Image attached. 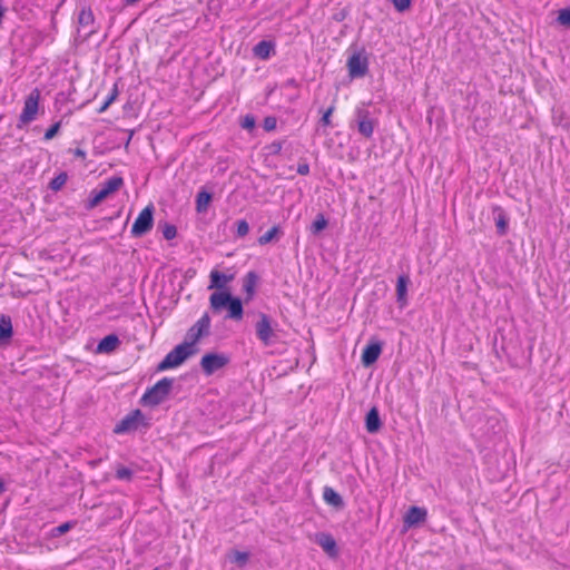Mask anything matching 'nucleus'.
Instances as JSON below:
<instances>
[{
    "instance_id": "obj_7",
    "label": "nucleus",
    "mask_w": 570,
    "mask_h": 570,
    "mask_svg": "<svg viewBox=\"0 0 570 570\" xmlns=\"http://www.w3.org/2000/svg\"><path fill=\"white\" fill-rule=\"evenodd\" d=\"M348 75L352 78H361L367 73L368 60L364 51L353 53L347 60Z\"/></svg>"
},
{
    "instance_id": "obj_32",
    "label": "nucleus",
    "mask_w": 570,
    "mask_h": 570,
    "mask_svg": "<svg viewBox=\"0 0 570 570\" xmlns=\"http://www.w3.org/2000/svg\"><path fill=\"white\" fill-rule=\"evenodd\" d=\"M391 3H393L394 8L399 12H404L410 9L411 7V0H389Z\"/></svg>"
},
{
    "instance_id": "obj_4",
    "label": "nucleus",
    "mask_w": 570,
    "mask_h": 570,
    "mask_svg": "<svg viewBox=\"0 0 570 570\" xmlns=\"http://www.w3.org/2000/svg\"><path fill=\"white\" fill-rule=\"evenodd\" d=\"M124 185V179L121 177L115 176L107 179L104 184H101L100 188L94 190L91 193L92 197L90 199L89 206L91 208L98 206L102 200L108 198L111 194L116 193Z\"/></svg>"
},
{
    "instance_id": "obj_26",
    "label": "nucleus",
    "mask_w": 570,
    "mask_h": 570,
    "mask_svg": "<svg viewBox=\"0 0 570 570\" xmlns=\"http://www.w3.org/2000/svg\"><path fill=\"white\" fill-rule=\"evenodd\" d=\"M228 558L233 563H236L238 567L243 568V567H245V564L247 563V561L249 559V553L238 551V550H233L229 552Z\"/></svg>"
},
{
    "instance_id": "obj_30",
    "label": "nucleus",
    "mask_w": 570,
    "mask_h": 570,
    "mask_svg": "<svg viewBox=\"0 0 570 570\" xmlns=\"http://www.w3.org/2000/svg\"><path fill=\"white\" fill-rule=\"evenodd\" d=\"M279 229L277 226L272 227L264 235L258 238L259 245H266L274 239V237L278 234Z\"/></svg>"
},
{
    "instance_id": "obj_37",
    "label": "nucleus",
    "mask_w": 570,
    "mask_h": 570,
    "mask_svg": "<svg viewBox=\"0 0 570 570\" xmlns=\"http://www.w3.org/2000/svg\"><path fill=\"white\" fill-rule=\"evenodd\" d=\"M242 127L247 130H252L255 127V118L250 115L244 117Z\"/></svg>"
},
{
    "instance_id": "obj_41",
    "label": "nucleus",
    "mask_w": 570,
    "mask_h": 570,
    "mask_svg": "<svg viewBox=\"0 0 570 570\" xmlns=\"http://www.w3.org/2000/svg\"><path fill=\"white\" fill-rule=\"evenodd\" d=\"M72 528L71 522H65L55 529L57 534H65Z\"/></svg>"
},
{
    "instance_id": "obj_35",
    "label": "nucleus",
    "mask_w": 570,
    "mask_h": 570,
    "mask_svg": "<svg viewBox=\"0 0 570 570\" xmlns=\"http://www.w3.org/2000/svg\"><path fill=\"white\" fill-rule=\"evenodd\" d=\"M132 475V471L128 468L121 466L117 469L116 476L120 480H129Z\"/></svg>"
},
{
    "instance_id": "obj_48",
    "label": "nucleus",
    "mask_w": 570,
    "mask_h": 570,
    "mask_svg": "<svg viewBox=\"0 0 570 570\" xmlns=\"http://www.w3.org/2000/svg\"><path fill=\"white\" fill-rule=\"evenodd\" d=\"M154 570H159L158 568H155Z\"/></svg>"
},
{
    "instance_id": "obj_14",
    "label": "nucleus",
    "mask_w": 570,
    "mask_h": 570,
    "mask_svg": "<svg viewBox=\"0 0 570 570\" xmlns=\"http://www.w3.org/2000/svg\"><path fill=\"white\" fill-rule=\"evenodd\" d=\"M357 128L361 135L364 137H371L374 131V122L368 117V112L366 110L360 109L357 111Z\"/></svg>"
},
{
    "instance_id": "obj_10",
    "label": "nucleus",
    "mask_w": 570,
    "mask_h": 570,
    "mask_svg": "<svg viewBox=\"0 0 570 570\" xmlns=\"http://www.w3.org/2000/svg\"><path fill=\"white\" fill-rule=\"evenodd\" d=\"M227 358L217 354H206L202 357L200 365L206 374H213L215 371L223 367Z\"/></svg>"
},
{
    "instance_id": "obj_40",
    "label": "nucleus",
    "mask_w": 570,
    "mask_h": 570,
    "mask_svg": "<svg viewBox=\"0 0 570 570\" xmlns=\"http://www.w3.org/2000/svg\"><path fill=\"white\" fill-rule=\"evenodd\" d=\"M264 128L267 131H271L276 128V118L274 117H266L264 119Z\"/></svg>"
},
{
    "instance_id": "obj_19",
    "label": "nucleus",
    "mask_w": 570,
    "mask_h": 570,
    "mask_svg": "<svg viewBox=\"0 0 570 570\" xmlns=\"http://www.w3.org/2000/svg\"><path fill=\"white\" fill-rule=\"evenodd\" d=\"M316 542L330 556L336 554V542L331 534H327V533L317 534Z\"/></svg>"
},
{
    "instance_id": "obj_20",
    "label": "nucleus",
    "mask_w": 570,
    "mask_h": 570,
    "mask_svg": "<svg viewBox=\"0 0 570 570\" xmlns=\"http://www.w3.org/2000/svg\"><path fill=\"white\" fill-rule=\"evenodd\" d=\"M230 298H232V295L229 293L215 292L209 297L210 307L214 311H219L223 307L227 306V304L230 301Z\"/></svg>"
},
{
    "instance_id": "obj_46",
    "label": "nucleus",
    "mask_w": 570,
    "mask_h": 570,
    "mask_svg": "<svg viewBox=\"0 0 570 570\" xmlns=\"http://www.w3.org/2000/svg\"><path fill=\"white\" fill-rule=\"evenodd\" d=\"M138 0H126L127 3L131 4V3H135L137 2Z\"/></svg>"
},
{
    "instance_id": "obj_9",
    "label": "nucleus",
    "mask_w": 570,
    "mask_h": 570,
    "mask_svg": "<svg viewBox=\"0 0 570 570\" xmlns=\"http://www.w3.org/2000/svg\"><path fill=\"white\" fill-rule=\"evenodd\" d=\"M94 22H95V17H94L91 9L82 8L78 14V24H79L78 32L83 31L85 39H87L92 33H95V29L90 28V27H92Z\"/></svg>"
},
{
    "instance_id": "obj_24",
    "label": "nucleus",
    "mask_w": 570,
    "mask_h": 570,
    "mask_svg": "<svg viewBox=\"0 0 570 570\" xmlns=\"http://www.w3.org/2000/svg\"><path fill=\"white\" fill-rule=\"evenodd\" d=\"M12 335V323L9 316L0 317V340L10 338Z\"/></svg>"
},
{
    "instance_id": "obj_5",
    "label": "nucleus",
    "mask_w": 570,
    "mask_h": 570,
    "mask_svg": "<svg viewBox=\"0 0 570 570\" xmlns=\"http://www.w3.org/2000/svg\"><path fill=\"white\" fill-rule=\"evenodd\" d=\"M40 90L35 88L24 99L23 109L20 114L19 121L21 125H28L36 119L39 109Z\"/></svg>"
},
{
    "instance_id": "obj_31",
    "label": "nucleus",
    "mask_w": 570,
    "mask_h": 570,
    "mask_svg": "<svg viewBox=\"0 0 570 570\" xmlns=\"http://www.w3.org/2000/svg\"><path fill=\"white\" fill-rule=\"evenodd\" d=\"M117 95H118V90L117 88L115 87L111 91V94L107 97V99L105 100V102L101 105V107L98 109V112L99 114H102L105 112L108 107L116 100L117 98Z\"/></svg>"
},
{
    "instance_id": "obj_11",
    "label": "nucleus",
    "mask_w": 570,
    "mask_h": 570,
    "mask_svg": "<svg viewBox=\"0 0 570 570\" xmlns=\"http://www.w3.org/2000/svg\"><path fill=\"white\" fill-rule=\"evenodd\" d=\"M141 416L139 410H136L134 413L124 417L114 429L116 434H122L132 430H136L138 426V419Z\"/></svg>"
},
{
    "instance_id": "obj_42",
    "label": "nucleus",
    "mask_w": 570,
    "mask_h": 570,
    "mask_svg": "<svg viewBox=\"0 0 570 570\" xmlns=\"http://www.w3.org/2000/svg\"><path fill=\"white\" fill-rule=\"evenodd\" d=\"M6 7L2 4V0H0V26L2 24L4 14H6Z\"/></svg>"
},
{
    "instance_id": "obj_33",
    "label": "nucleus",
    "mask_w": 570,
    "mask_h": 570,
    "mask_svg": "<svg viewBox=\"0 0 570 570\" xmlns=\"http://www.w3.org/2000/svg\"><path fill=\"white\" fill-rule=\"evenodd\" d=\"M558 22L561 26L570 27V9H562L559 11Z\"/></svg>"
},
{
    "instance_id": "obj_28",
    "label": "nucleus",
    "mask_w": 570,
    "mask_h": 570,
    "mask_svg": "<svg viewBox=\"0 0 570 570\" xmlns=\"http://www.w3.org/2000/svg\"><path fill=\"white\" fill-rule=\"evenodd\" d=\"M67 178H68L67 174H66V173H61V174H59L58 176H56V177L50 181L49 187H50L52 190L58 191V190H60V189L65 186V184H66V181H67Z\"/></svg>"
},
{
    "instance_id": "obj_45",
    "label": "nucleus",
    "mask_w": 570,
    "mask_h": 570,
    "mask_svg": "<svg viewBox=\"0 0 570 570\" xmlns=\"http://www.w3.org/2000/svg\"><path fill=\"white\" fill-rule=\"evenodd\" d=\"M4 491V483L0 480V494Z\"/></svg>"
},
{
    "instance_id": "obj_44",
    "label": "nucleus",
    "mask_w": 570,
    "mask_h": 570,
    "mask_svg": "<svg viewBox=\"0 0 570 570\" xmlns=\"http://www.w3.org/2000/svg\"><path fill=\"white\" fill-rule=\"evenodd\" d=\"M298 174L306 175L309 171L308 165H301L297 169Z\"/></svg>"
},
{
    "instance_id": "obj_27",
    "label": "nucleus",
    "mask_w": 570,
    "mask_h": 570,
    "mask_svg": "<svg viewBox=\"0 0 570 570\" xmlns=\"http://www.w3.org/2000/svg\"><path fill=\"white\" fill-rule=\"evenodd\" d=\"M327 219L324 217V215L320 214L317 215L316 219L313 222L312 226H311V232L313 234H318L320 232H322L323 229L326 228L327 226Z\"/></svg>"
},
{
    "instance_id": "obj_8",
    "label": "nucleus",
    "mask_w": 570,
    "mask_h": 570,
    "mask_svg": "<svg viewBox=\"0 0 570 570\" xmlns=\"http://www.w3.org/2000/svg\"><path fill=\"white\" fill-rule=\"evenodd\" d=\"M210 317L205 313L195 325H193L187 332V343L191 344V347L203 337L209 334Z\"/></svg>"
},
{
    "instance_id": "obj_13",
    "label": "nucleus",
    "mask_w": 570,
    "mask_h": 570,
    "mask_svg": "<svg viewBox=\"0 0 570 570\" xmlns=\"http://www.w3.org/2000/svg\"><path fill=\"white\" fill-rule=\"evenodd\" d=\"M410 277L405 274L400 275L396 282V302L401 308L407 305V287Z\"/></svg>"
},
{
    "instance_id": "obj_15",
    "label": "nucleus",
    "mask_w": 570,
    "mask_h": 570,
    "mask_svg": "<svg viewBox=\"0 0 570 570\" xmlns=\"http://www.w3.org/2000/svg\"><path fill=\"white\" fill-rule=\"evenodd\" d=\"M382 352L380 343L368 344L362 353V363L364 366H370L375 363Z\"/></svg>"
},
{
    "instance_id": "obj_38",
    "label": "nucleus",
    "mask_w": 570,
    "mask_h": 570,
    "mask_svg": "<svg viewBox=\"0 0 570 570\" xmlns=\"http://www.w3.org/2000/svg\"><path fill=\"white\" fill-rule=\"evenodd\" d=\"M334 111V106H331L322 116L321 118V122L322 125L324 126H330L331 125V116Z\"/></svg>"
},
{
    "instance_id": "obj_6",
    "label": "nucleus",
    "mask_w": 570,
    "mask_h": 570,
    "mask_svg": "<svg viewBox=\"0 0 570 570\" xmlns=\"http://www.w3.org/2000/svg\"><path fill=\"white\" fill-rule=\"evenodd\" d=\"M154 207L153 205H149L145 207L138 217L136 218L132 227H131V234L135 237H140L145 234H147L154 225Z\"/></svg>"
},
{
    "instance_id": "obj_22",
    "label": "nucleus",
    "mask_w": 570,
    "mask_h": 570,
    "mask_svg": "<svg viewBox=\"0 0 570 570\" xmlns=\"http://www.w3.org/2000/svg\"><path fill=\"white\" fill-rule=\"evenodd\" d=\"M226 308L228 309V317L233 320H242L243 317V305L239 298L232 297Z\"/></svg>"
},
{
    "instance_id": "obj_29",
    "label": "nucleus",
    "mask_w": 570,
    "mask_h": 570,
    "mask_svg": "<svg viewBox=\"0 0 570 570\" xmlns=\"http://www.w3.org/2000/svg\"><path fill=\"white\" fill-rule=\"evenodd\" d=\"M257 283V275L254 272H249L246 275L244 288L248 294H252L254 292V287Z\"/></svg>"
},
{
    "instance_id": "obj_17",
    "label": "nucleus",
    "mask_w": 570,
    "mask_h": 570,
    "mask_svg": "<svg viewBox=\"0 0 570 570\" xmlns=\"http://www.w3.org/2000/svg\"><path fill=\"white\" fill-rule=\"evenodd\" d=\"M120 344V341L117 335L110 334L105 336L97 346L98 353H111L114 352Z\"/></svg>"
},
{
    "instance_id": "obj_36",
    "label": "nucleus",
    "mask_w": 570,
    "mask_h": 570,
    "mask_svg": "<svg viewBox=\"0 0 570 570\" xmlns=\"http://www.w3.org/2000/svg\"><path fill=\"white\" fill-rule=\"evenodd\" d=\"M60 129V122H56L52 126H50L47 131L45 132V139L50 140L52 139Z\"/></svg>"
},
{
    "instance_id": "obj_2",
    "label": "nucleus",
    "mask_w": 570,
    "mask_h": 570,
    "mask_svg": "<svg viewBox=\"0 0 570 570\" xmlns=\"http://www.w3.org/2000/svg\"><path fill=\"white\" fill-rule=\"evenodd\" d=\"M191 344L184 342L171 350L165 358L158 364L157 371H166L183 364L190 355L194 354Z\"/></svg>"
},
{
    "instance_id": "obj_21",
    "label": "nucleus",
    "mask_w": 570,
    "mask_h": 570,
    "mask_svg": "<svg viewBox=\"0 0 570 570\" xmlns=\"http://www.w3.org/2000/svg\"><path fill=\"white\" fill-rule=\"evenodd\" d=\"M323 499L327 504L333 505L335 508L343 507L342 497L334 489H332L330 487L324 488Z\"/></svg>"
},
{
    "instance_id": "obj_34",
    "label": "nucleus",
    "mask_w": 570,
    "mask_h": 570,
    "mask_svg": "<svg viewBox=\"0 0 570 570\" xmlns=\"http://www.w3.org/2000/svg\"><path fill=\"white\" fill-rule=\"evenodd\" d=\"M249 232V225L246 220H238L237 222V236L244 237Z\"/></svg>"
},
{
    "instance_id": "obj_39",
    "label": "nucleus",
    "mask_w": 570,
    "mask_h": 570,
    "mask_svg": "<svg viewBox=\"0 0 570 570\" xmlns=\"http://www.w3.org/2000/svg\"><path fill=\"white\" fill-rule=\"evenodd\" d=\"M163 234H164V237H165L166 239H168V240H169V239H173V238L176 236V234H177L176 227H175V226H173V225H167V226L165 227V229H164Z\"/></svg>"
},
{
    "instance_id": "obj_3",
    "label": "nucleus",
    "mask_w": 570,
    "mask_h": 570,
    "mask_svg": "<svg viewBox=\"0 0 570 570\" xmlns=\"http://www.w3.org/2000/svg\"><path fill=\"white\" fill-rule=\"evenodd\" d=\"M174 384L173 379L164 377L149 389L142 396V402L147 405H158L169 395Z\"/></svg>"
},
{
    "instance_id": "obj_16",
    "label": "nucleus",
    "mask_w": 570,
    "mask_h": 570,
    "mask_svg": "<svg viewBox=\"0 0 570 570\" xmlns=\"http://www.w3.org/2000/svg\"><path fill=\"white\" fill-rule=\"evenodd\" d=\"M382 426V422L380 419L379 410L374 406L372 407L365 417V428L368 433H376L380 431Z\"/></svg>"
},
{
    "instance_id": "obj_12",
    "label": "nucleus",
    "mask_w": 570,
    "mask_h": 570,
    "mask_svg": "<svg viewBox=\"0 0 570 570\" xmlns=\"http://www.w3.org/2000/svg\"><path fill=\"white\" fill-rule=\"evenodd\" d=\"M428 512L424 508L411 507L404 515V524L412 528L425 521Z\"/></svg>"
},
{
    "instance_id": "obj_25",
    "label": "nucleus",
    "mask_w": 570,
    "mask_h": 570,
    "mask_svg": "<svg viewBox=\"0 0 570 570\" xmlns=\"http://www.w3.org/2000/svg\"><path fill=\"white\" fill-rule=\"evenodd\" d=\"M212 200V195L205 190L198 193L196 198V209L198 213L207 210V207Z\"/></svg>"
},
{
    "instance_id": "obj_1",
    "label": "nucleus",
    "mask_w": 570,
    "mask_h": 570,
    "mask_svg": "<svg viewBox=\"0 0 570 570\" xmlns=\"http://www.w3.org/2000/svg\"><path fill=\"white\" fill-rule=\"evenodd\" d=\"M255 333L259 342L266 347L278 341L277 324L264 313H259L258 315V320L255 324Z\"/></svg>"
},
{
    "instance_id": "obj_18",
    "label": "nucleus",
    "mask_w": 570,
    "mask_h": 570,
    "mask_svg": "<svg viewBox=\"0 0 570 570\" xmlns=\"http://www.w3.org/2000/svg\"><path fill=\"white\" fill-rule=\"evenodd\" d=\"M210 284L208 286L209 289H213V288H217V289H222L224 288L232 279H233V275H225L220 272H218L217 269H213L210 272Z\"/></svg>"
},
{
    "instance_id": "obj_23",
    "label": "nucleus",
    "mask_w": 570,
    "mask_h": 570,
    "mask_svg": "<svg viewBox=\"0 0 570 570\" xmlns=\"http://www.w3.org/2000/svg\"><path fill=\"white\" fill-rule=\"evenodd\" d=\"M272 50H273L272 42L265 41V40L259 41L254 47L255 56L258 57V58H262V59H267L271 56Z\"/></svg>"
},
{
    "instance_id": "obj_43",
    "label": "nucleus",
    "mask_w": 570,
    "mask_h": 570,
    "mask_svg": "<svg viewBox=\"0 0 570 570\" xmlns=\"http://www.w3.org/2000/svg\"><path fill=\"white\" fill-rule=\"evenodd\" d=\"M73 155L76 157H79V158H82V159L86 158V151L83 149H80V148L75 149Z\"/></svg>"
},
{
    "instance_id": "obj_47",
    "label": "nucleus",
    "mask_w": 570,
    "mask_h": 570,
    "mask_svg": "<svg viewBox=\"0 0 570 570\" xmlns=\"http://www.w3.org/2000/svg\"><path fill=\"white\" fill-rule=\"evenodd\" d=\"M494 223H495V226L499 227V217H494Z\"/></svg>"
}]
</instances>
